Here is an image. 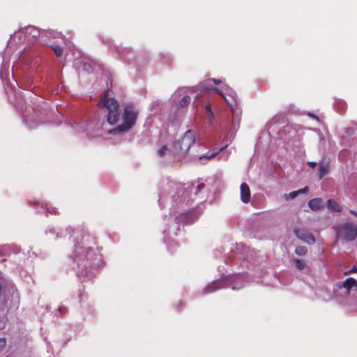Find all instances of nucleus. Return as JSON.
Instances as JSON below:
<instances>
[{
  "mask_svg": "<svg viewBox=\"0 0 357 357\" xmlns=\"http://www.w3.org/2000/svg\"><path fill=\"white\" fill-rule=\"evenodd\" d=\"M100 109H107V121L111 124H116L119 119V104L117 100L110 96L109 90L107 89L102 93L100 101L98 103Z\"/></svg>",
  "mask_w": 357,
  "mask_h": 357,
  "instance_id": "1",
  "label": "nucleus"
},
{
  "mask_svg": "<svg viewBox=\"0 0 357 357\" xmlns=\"http://www.w3.org/2000/svg\"><path fill=\"white\" fill-rule=\"evenodd\" d=\"M137 116L138 111L133 105H128L125 106L122 114L123 123L118 125L113 130H110L109 132L113 131H119L120 132H128L135 125Z\"/></svg>",
  "mask_w": 357,
  "mask_h": 357,
  "instance_id": "2",
  "label": "nucleus"
},
{
  "mask_svg": "<svg viewBox=\"0 0 357 357\" xmlns=\"http://www.w3.org/2000/svg\"><path fill=\"white\" fill-rule=\"evenodd\" d=\"M338 238L346 241H352L357 237V225L353 222H346L336 227Z\"/></svg>",
  "mask_w": 357,
  "mask_h": 357,
  "instance_id": "3",
  "label": "nucleus"
},
{
  "mask_svg": "<svg viewBox=\"0 0 357 357\" xmlns=\"http://www.w3.org/2000/svg\"><path fill=\"white\" fill-rule=\"evenodd\" d=\"M196 138L195 131L188 130L184 135L178 140L175 144V150L178 154H185L195 144Z\"/></svg>",
  "mask_w": 357,
  "mask_h": 357,
  "instance_id": "4",
  "label": "nucleus"
},
{
  "mask_svg": "<svg viewBox=\"0 0 357 357\" xmlns=\"http://www.w3.org/2000/svg\"><path fill=\"white\" fill-rule=\"evenodd\" d=\"M294 232L296 236L300 239L301 241L308 243L310 245H312L315 243L316 240L313 234L305 228L295 227L294 229Z\"/></svg>",
  "mask_w": 357,
  "mask_h": 357,
  "instance_id": "5",
  "label": "nucleus"
},
{
  "mask_svg": "<svg viewBox=\"0 0 357 357\" xmlns=\"http://www.w3.org/2000/svg\"><path fill=\"white\" fill-rule=\"evenodd\" d=\"M241 199L244 203H248L250 200V188L245 183H243L241 185Z\"/></svg>",
  "mask_w": 357,
  "mask_h": 357,
  "instance_id": "6",
  "label": "nucleus"
},
{
  "mask_svg": "<svg viewBox=\"0 0 357 357\" xmlns=\"http://www.w3.org/2000/svg\"><path fill=\"white\" fill-rule=\"evenodd\" d=\"M199 89L201 91H213V93H217L219 96H220L222 98H224L226 102H227L229 103V101L226 98L223 92L221 91L218 88L212 87V86L209 87V86H205V84L204 82H201L199 84Z\"/></svg>",
  "mask_w": 357,
  "mask_h": 357,
  "instance_id": "7",
  "label": "nucleus"
},
{
  "mask_svg": "<svg viewBox=\"0 0 357 357\" xmlns=\"http://www.w3.org/2000/svg\"><path fill=\"white\" fill-rule=\"evenodd\" d=\"M309 207L313 211H317L324 207V201L321 198H314L308 202Z\"/></svg>",
  "mask_w": 357,
  "mask_h": 357,
  "instance_id": "8",
  "label": "nucleus"
},
{
  "mask_svg": "<svg viewBox=\"0 0 357 357\" xmlns=\"http://www.w3.org/2000/svg\"><path fill=\"white\" fill-rule=\"evenodd\" d=\"M329 166L328 164L320 163L318 167V177L321 179L328 173Z\"/></svg>",
  "mask_w": 357,
  "mask_h": 357,
  "instance_id": "9",
  "label": "nucleus"
},
{
  "mask_svg": "<svg viewBox=\"0 0 357 357\" xmlns=\"http://www.w3.org/2000/svg\"><path fill=\"white\" fill-rule=\"evenodd\" d=\"M220 284H221V282L219 281H214L213 283L208 284L204 289V293L205 294L212 293L214 291L220 289L221 288Z\"/></svg>",
  "mask_w": 357,
  "mask_h": 357,
  "instance_id": "10",
  "label": "nucleus"
},
{
  "mask_svg": "<svg viewBox=\"0 0 357 357\" xmlns=\"http://www.w3.org/2000/svg\"><path fill=\"white\" fill-rule=\"evenodd\" d=\"M342 286L348 291H350L352 287H357V281L353 278H349L344 280Z\"/></svg>",
  "mask_w": 357,
  "mask_h": 357,
  "instance_id": "11",
  "label": "nucleus"
},
{
  "mask_svg": "<svg viewBox=\"0 0 357 357\" xmlns=\"http://www.w3.org/2000/svg\"><path fill=\"white\" fill-rule=\"evenodd\" d=\"M328 206L334 211L340 212L342 210L341 206L335 200L329 199L327 201Z\"/></svg>",
  "mask_w": 357,
  "mask_h": 357,
  "instance_id": "12",
  "label": "nucleus"
},
{
  "mask_svg": "<svg viewBox=\"0 0 357 357\" xmlns=\"http://www.w3.org/2000/svg\"><path fill=\"white\" fill-rule=\"evenodd\" d=\"M51 48L53 50L56 56L58 58H60L62 56L63 53V47L62 46L59 45L57 44H53L52 45H51Z\"/></svg>",
  "mask_w": 357,
  "mask_h": 357,
  "instance_id": "13",
  "label": "nucleus"
},
{
  "mask_svg": "<svg viewBox=\"0 0 357 357\" xmlns=\"http://www.w3.org/2000/svg\"><path fill=\"white\" fill-rule=\"evenodd\" d=\"M307 249L305 246L299 245L295 249V253L299 256H304L307 254Z\"/></svg>",
  "mask_w": 357,
  "mask_h": 357,
  "instance_id": "14",
  "label": "nucleus"
},
{
  "mask_svg": "<svg viewBox=\"0 0 357 357\" xmlns=\"http://www.w3.org/2000/svg\"><path fill=\"white\" fill-rule=\"evenodd\" d=\"M191 98L189 96H184L179 102V107L184 108L187 107L190 102Z\"/></svg>",
  "mask_w": 357,
  "mask_h": 357,
  "instance_id": "15",
  "label": "nucleus"
},
{
  "mask_svg": "<svg viewBox=\"0 0 357 357\" xmlns=\"http://www.w3.org/2000/svg\"><path fill=\"white\" fill-rule=\"evenodd\" d=\"M296 267L297 269L302 271L304 270L306 267V264L301 259H294Z\"/></svg>",
  "mask_w": 357,
  "mask_h": 357,
  "instance_id": "16",
  "label": "nucleus"
},
{
  "mask_svg": "<svg viewBox=\"0 0 357 357\" xmlns=\"http://www.w3.org/2000/svg\"><path fill=\"white\" fill-rule=\"evenodd\" d=\"M26 33H31L33 37H36L39 34L38 30L34 26H28L25 29Z\"/></svg>",
  "mask_w": 357,
  "mask_h": 357,
  "instance_id": "17",
  "label": "nucleus"
},
{
  "mask_svg": "<svg viewBox=\"0 0 357 357\" xmlns=\"http://www.w3.org/2000/svg\"><path fill=\"white\" fill-rule=\"evenodd\" d=\"M167 151H168L167 146L164 145L158 151V155L160 157H163L166 154Z\"/></svg>",
  "mask_w": 357,
  "mask_h": 357,
  "instance_id": "18",
  "label": "nucleus"
},
{
  "mask_svg": "<svg viewBox=\"0 0 357 357\" xmlns=\"http://www.w3.org/2000/svg\"><path fill=\"white\" fill-rule=\"evenodd\" d=\"M298 195V192L293 191L289 194H284V197L286 200L293 199Z\"/></svg>",
  "mask_w": 357,
  "mask_h": 357,
  "instance_id": "19",
  "label": "nucleus"
},
{
  "mask_svg": "<svg viewBox=\"0 0 357 357\" xmlns=\"http://www.w3.org/2000/svg\"><path fill=\"white\" fill-rule=\"evenodd\" d=\"M83 68L88 73H91L93 72L92 66L89 63H84Z\"/></svg>",
  "mask_w": 357,
  "mask_h": 357,
  "instance_id": "20",
  "label": "nucleus"
},
{
  "mask_svg": "<svg viewBox=\"0 0 357 357\" xmlns=\"http://www.w3.org/2000/svg\"><path fill=\"white\" fill-rule=\"evenodd\" d=\"M6 346V340L4 337L0 338V353L3 352Z\"/></svg>",
  "mask_w": 357,
  "mask_h": 357,
  "instance_id": "21",
  "label": "nucleus"
},
{
  "mask_svg": "<svg viewBox=\"0 0 357 357\" xmlns=\"http://www.w3.org/2000/svg\"><path fill=\"white\" fill-rule=\"evenodd\" d=\"M220 151H218V152H215V153H211L210 155H204V156H201L199 158L200 159H202V158H206L208 160H210L211 158H213L214 156H215Z\"/></svg>",
  "mask_w": 357,
  "mask_h": 357,
  "instance_id": "22",
  "label": "nucleus"
},
{
  "mask_svg": "<svg viewBox=\"0 0 357 357\" xmlns=\"http://www.w3.org/2000/svg\"><path fill=\"white\" fill-rule=\"evenodd\" d=\"M357 272V268L356 266H354L352 268L347 272L344 273V275H349L351 273H356Z\"/></svg>",
  "mask_w": 357,
  "mask_h": 357,
  "instance_id": "23",
  "label": "nucleus"
},
{
  "mask_svg": "<svg viewBox=\"0 0 357 357\" xmlns=\"http://www.w3.org/2000/svg\"><path fill=\"white\" fill-rule=\"evenodd\" d=\"M209 81H213L214 82V84H216V85H218V84H220L221 83V80L220 79H214V78L212 79L206 80L204 83L206 84Z\"/></svg>",
  "mask_w": 357,
  "mask_h": 357,
  "instance_id": "24",
  "label": "nucleus"
},
{
  "mask_svg": "<svg viewBox=\"0 0 357 357\" xmlns=\"http://www.w3.org/2000/svg\"><path fill=\"white\" fill-rule=\"evenodd\" d=\"M205 109L206 112H208L211 115H213V112L211 110V106L210 104H208L205 106Z\"/></svg>",
  "mask_w": 357,
  "mask_h": 357,
  "instance_id": "25",
  "label": "nucleus"
},
{
  "mask_svg": "<svg viewBox=\"0 0 357 357\" xmlns=\"http://www.w3.org/2000/svg\"><path fill=\"white\" fill-rule=\"evenodd\" d=\"M308 190V187L307 186H305V188H302V189H300L298 190H296V192H298V195L301 194V193H305Z\"/></svg>",
  "mask_w": 357,
  "mask_h": 357,
  "instance_id": "26",
  "label": "nucleus"
},
{
  "mask_svg": "<svg viewBox=\"0 0 357 357\" xmlns=\"http://www.w3.org/2000/svg\"><path fill=\"white\" fill-rule=\"evenodd\" d=\"M308 165L311 168L314 169L317 166V163L315 162H309Z\"/></svg>",
  "mask_w": 357,
  "mask_h": 357,
  "instance_id": "27",
  "label": "nucleus"
},
{
  "mask_svg": "<svg viewBox=\"0 0 357 357\" xmlns=\"http://www.w3.org/2000/svg\"><path fill=\"white\" fill-rule=\"evenodd\" d=\"M198 189L200 190V189H202L204 188V183H200L197 186Z\"/></svg>",
  "mask_w": 357,
  "mask_h": 357,
  "instance_id": "28",
  "label": "nucleus"
},
{
  "mask_svg": "<svg viewBox=\"0 0 357 357\" xmlns=\"http://www.w3.org/2000/svg\"><path fill=\"white\" fill-rule=\"evenodd\" d=\"M350 213H351V214H353L354 215H355L356 217H357V213H356L355 211H350Z\"/></svg>",
  "mask_w": 357,
  "mask_h": 357,
  "instance_id": "29",
  "label": "nucleus"
}]
</instances>
